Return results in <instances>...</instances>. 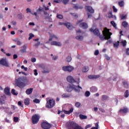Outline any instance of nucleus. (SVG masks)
<instances>
[{
  "instance_id": "obj_34",
  "label": "nucleus",
  "mask_w": 129,
  "mask_h": 129,
  "mask_svg": "<svg viewBox=\"0 0 129 129\" xmlns=\"http://www.w3.org/2000/svg\"><path fill=\"white\" fill-rule=\"evenodd\" d=\"M91 92H96L97 89L95 87H92L90 89Z\"/></svg>"
},
{
  "instance_id": "obj_31",
  "label": "nucleus",
  "mask_w": 129,
  "mask_h": 129,
  "mask_svg": "<svg viewBox=\"0 0 129 129\" xmlns=\"http://www.w3.org/2000/svg\"><path fill=\"white\" fill-rule=\"evenodd\" d=\"M108 17L109 19H113V15H112V12H110L108 13Z\"/></svg>"
},
{
  "instance_id": "obj_13",
  "label": "nucleus",
  "mask_w": 129,
  "mask_h": 129,
  "mask_svg": "<svg viewBox=\"0 0 129 129\" xmlns=\"http://www.w3.org/2000/svg\"><path fill=\"white\" fill-rule=\"evenodd\" d=\"M74 85H70L69 86L67 87L66 89L68 92H71L72 90H74Z\"/></svg>"
},
{
  "instance_id": "obj_59",
  "label": "nucleus",
  "mask_w": 129,
  "mask_h": 129,
  "mask_svg": "<svg viewBox=\"0 0 129 129\" xmlns=\"http://www.w3.org/2000/svg\"><path fill=\"white\" fill-rule=\"evenodd\" d=\"M98 54H99V51H98V50H96L94 52V55H95L96 56H97Z\"/></svg>"
},
{
  "instance_id": "obj_27",
  "label": "nucleus",
  "mask_w": 129,
  "mask_h": 129,
  "mask_svg": "<svg viewBox=\"0 0 129 129\" xmlns=\"http://www.w3.org/2000/svg\"><path fill=\"white\" fill-rule=\"evenodd\" d=\"M122 26L124 28H127L128 27V23L126 21H123L122 22Z\"/></svg>"
},
{
  "instance_id": "obj_64",
  "label": "nucleus",
  "mask_w": 129,
  "mask_h": 129,
  "mask_svg": "<svg viewBox=\"0 0 129 129\" xmlns=\"http://www.w3.org/2000/svg\"><path fill=\"white\" fill-rule=\"evenodd\" d=\"M126 55H129V48L126 49Z\"/></svg>"
},
{
  "instance_id": "obj_41",
  "label": "nucleus",
  "mask_w": 129,
  "mask_h": 129,
  "mask_svg": "<svg viewBox=\"0 0 129 129\" xmlns=\"http://www.w3.org/2000/svg\"><path fill=\"white\" fill-rule=\"evenodd\" d=\"M56 18H57V19H59L60 20H62V19H63V16L61 14H57L56 16Z\"/></svg>"
},
{
  "instance_id": "obj_48",
  "label": "nucleus",
  "mask_w": 129,
  "mask_h": 129,
  "mask_svg": "<svg viewBox=\"0 0 129 129\" xmlns=\"http://www.w3.org/2000/svg\"><path fill=\"white\" fill-rule=\"evenodd\" d=\"M85 96H86L87 97H88L89 96H90V92L87 91L85 93Z\"/></svg>"
},
{
  "instance_id": "obj_3",
  "label": "nucleus",
  "mask_w": 129,
  "mask_h": 129,
  "mask_svg": "<svg viewBox=\"0 0 129 129\" xmlns=\"http://www.w3.org/2000/svg\"><path fill=\"white\" fill-rule=\"evenodd\" d=\"M45 106L46 108H52L55 106V100L54 99H50L49 101H47Z\"/></svg>"
},
{
  "instance_id": "obj_38",
  "label": "nucleus",
  "mask_w": 129,
  "mask_h": 129,
  "mask_svg": "<svg viewBox=\"0 0 129 129\" xmlns=\"http://www.w3.org/2000/svg\"><path fill=\"white\" fill-rule=\"evenodd\" d=\"M122 84L125 88H127L128 87V84L126 82H123Z\"/></svg>"
},
{
  "instance_id": "obj_5",
  "label": "nucleus",
  "mask_w": 129,
  "mask_h": 129,
  "mask_svg": "<svg viewBox=\"0 0 129 129\" xmlns=\"http://www.w3.org/2000/svg\"><path fill=\"white\" fill-rule=\"evenodd\" d=\"M76 124L75 122L70 121L66 123V125L68 129H75Z\"/></svg>"
},
{
  "instance_id": "obj_57",
  "label": "nucleus",
  "mask_w": 129,
  "mask_h": 129,
  "mask_svg": "<svg viewBox=\"0 0 129 129\" xmlns=\"http://www.w3.org/2000/svg\"><path fill=\"white\" fill-rule=\"evenodd\" d=\"M113 11L114 13H117V9H116L115 7L113 6L112 7Z\"/></svg>"
},
{
  "instance_id": "obj_18",
  "label": "nucleus",
  "mask_w": 129,
  "mask_h": 129,
  "mask_svg": "<svg viewBox=\"0 0 129 129\" xmlns=\"http://www.w3.org/2000/svg\"><path fill=\"white\" fill-rule=\"evenodd\" d=\"M89 79H97V78H99L100 76L99 75H89L88 76Z\"/></svg>"
},
{
  "instance_id": "obj_45",
  "label": "nucleus",
  "mask_w": 129,
  "mask_h": 129,
  "mask_svg": "<svg viewBox=\"0 0 129 129\" xmlns=\"http://www.w3.org/2000/svg\"><path fill=\"white\" fill-rule=\"evenodd\" d=\"M74 9H75V10H79V9H83V7H79L78 6H77V5H75L74 7Z\"/></svg>"
},
{
  "instance_id": "obj_44",
  "label": "nucleus",
  "mask_w": 129,
  "mask_h": 129,
  "mask_svg": "<svg viewBox=\"0 0 129 129\" xmlns=\"http://www.w3.org/2000/svg\"><path fill=\"white\" fill-rule=\"evenodd\" d=\"M111 24L115 29H116V24H115V22H114L113 21H111Z\"/></svg>"
},
{
  "instance_id": "obj_47",
  "label": "nucleus",
  "mask_w": 129,
  "mask_h": 129,
  "mask_svg": "<svg viewBox=\"0 0 129 129\" xmlns=\"http://www.w3.org/2000/svg\"><path fill=\"white\" fill-rule=\"evenodd\" d=\"M120 44H121L123 46V47H125V46L126 45V41H124L123 40H122L120 42Z\"/></svg>"
},
{
  "instance_id": "obj_62",
  "label": "nucleus",
  "mask_w": 129,
  "mask_h": 129,
  "mask_svg": "<svg viewBox=\"0 0 129 129\" xmlns=\"http://www.w3.org/2000/svg\"><path fill=\"white\" fill-rule=\"evenodd\" d=\"M34 75L35 76H37V75H38V72H37V70H34Z\"/></svg>"
},
{
  "instance_id": "obj_43",
  "label": "nucleus",
  "mask_w": 129,
  "mask_h": 129,
  "mask_svg": "<svg viewBox=\"0 0 129 129\" xmlns=\"http://www.w3.org/2000/svg\"><path fill=\"white\" fill-rule=\"evenodd\" d=\"M62 98H67L68 97H70V96H69V95H68L66 93H64L62 95Z\"/></svg>"
},
{
  "instance_id": "obj_28",
  "label": "nucleus",
  "mask_w": 129,
  "mask_h": 129,
  "mask_svg": "<svg viewBox=\"0 0 129 129\" xmlns=\"http://www.w3.org/2000/svg\"><path fill=\"white\" fill-rule=\"evenodd\" d=\"M89 70V68L88 67H84L82 69L83 72H87Z\"/></svg>"
},
{
  "instance_id": "obj_56",
  "label": "nucleus",
  "mask_w": 129,
  "mask_h": 129,
  "mask_svg": "<svg viewBox=\"0 0 129 129\" xmlns=\"http://www.w3.org/2000/svg\"><path fill=\"white\" fill-rule=\"evenodd\" d=\"M40 68L43 69V70H44V69H46V67L45 66V65H44V64H41L40 66Z\"/></svg>"
},
{
  "instance_id": "obj_17",
  "label": "nucleus",
  "mask_w": 129,
  "mask_h": 129,
  "mask_svg": "<svg viewBox=\"0 0 129 129\" xmlns=\"http://www.w3.org/2000/svg\"><path fill=\"white\" fill-rule=\"evenodd\" d=\"M67 80L68 81V82H70V83H72L73 82H75V80H74V78L71 76H68L67 78Z\"/></svg>"
},
{
  "instance_id": "obj_63",
  "label": "nucleus",
  "mask_w": 129,
  "mask_h": 129,
  "mask_svg": "<svg viewBox=\"0 0 129 129\" xmlns=\"http://www.w3.org/2000/svg\"><path fill=\"white\" fill-rule=\"evenodd\" d=\"M36 58H32L31 59V62H33V63L36 62Z\"/></svg>"
},
{
  "instance_id": "obj_16",
  "label": "nucleus",
  "mask_w": 129,
  "mask_h": 129,
  "mask_svg": "<svg viewBox=\"0 0 129 129\" xmlns=\"http://www.w3.org/2000/svg\"><path fill=\"white\" fill-rule=\"evenodd\" d=\"M120 113H127L128 112V109L126 107H124L123 109H120L119 110Z\"/></svg>"
},
{
  "instance_id": "obj_1",
  "label": "nucleus",
  "mask_w": 129,
  "mask_h": 129,
  "mask_svg": "<svg viewBox=\"0 0 129 129\" xmlns=\"http://www.w3.org/2000/svg\"><path fill=\"white\" fill-rule=\"evenodd\" d=\"M28 80L26 77H20L18 79H15V86H17L21 89H23L26 86Z\"/></svg>"
},
{
  "instance_id": "obj_32",
  "label": "nucleus",
  "mask_w": 129,
  "mask_h": 129,
  "mask_svg": "<svg viewBox=\"0 0 129 129\" xmlns=\"http://www.w3.org/2000/svg\"><path fill=\"white\" fill-rule=\"evenodd\" d=\"M118 5L121 8H122V7H123V6H124V2H123V1H121L119 2H118Z\"/></svg>"
},
{
  "instance_id": "obj_23",
  "label": "nucleus",
  "mask_w": 129,
  "mask_h": 129,
  "mask_svg": "<svg viewBox=\"0 0 129 129\" xmlns=\"http://www.w3.org/2000/svg\"><path fill=\"white\" fill-rule=\"evenodd\" d=\"M55 39L56 40L58 39V37L55 36L54 34H50V38L49 39V42L52 41V40H54Z\"/></svg>"
},
{
  "instance_id": "obj_29",
  "label": "nucleus",
  "mask_w": 129,
  "mask_h": 129,
  "mask_svg": "<svg viewBox=\"0 0 129 129\" xmlns=\"http://www.w3.org/2000/svg\"><path fill=\"white\" fill-rule=\"evenodd\" d=\"M128 96H129L128 90H126L124 93V97H125V98H127V97H128Z\"/></svg>"
},
{
  "instance_id": "obj_40",
  "label": "nucleus",
  "mask_w": 129,
  "mask_h": 129,
  "mask_svg": "<svg viewBox=\"0 0 129 129\" xmlns=\"http://www.w3.org/2000/svg\"><path fill=\"white\" fill-rule=\"evenodd\" d=\"M72 60V57L70 56H68L66 58L67 62H71V60Z\"/></svg>"
},
{
  "instance_id": "obj_61",
  "label": "nucleus",
  "mask_w": 129,
  "mask_h": 129,
  "mask_svg": "<svg viewBox=\"0 0 129 129\" xmlns=\"http://www.w3.org/2000/svg\"><path fill=\"white\" fill-rule=\"evenodd\" d=\"M99 110H100V111H101V112H105V110H104L102 108H100Z\"/></svg>"
},
{
  "instance_id": "obj_55",
  "label": "nucleus",
  "mask_w": 129,
  "mask_h": 129,
  "mask_svg": "<svg viewBox=\"0 0 129 129\" xmlns=\"http://www.w3.org/2000/svg\"><path fill=\"white\" fill-rule=\"evenodd\" d=\"M14 121H15V122H18V121H19V118L18 117H14Z\"/></svg>"
},
{
  "instance_id": "obj_33",
  "label": "nucleus",
  "mask_w": 129,
  "mask_h": 129,
  "mask_svg": "<svg viewBox=\"0 0 129 129\" xmlns=\"http://www.w3.org/2000/svg\"><path fill=\"white\" fill-rule=\"evenodd\" d=\"M76 39L78 40V41H82L83 40V36H77L76 37Z\"/></svg>"
},
{
  "instance_id": "obj_12",
  "label": "nucleus",
  "mask_w": 129,
  "mask_h": 129,
  "mask_svg": "<svg viewBox=\"0 0 129 129\" xmlns=\"http://www.w3.org/2000/svg\"><path fill=\"white\" fill-rule=\"evenodd\" d=\"M85 9L89 12V13H90V14H94V9H92V7L90 6H85Z\"/></svg>"
},
{
  "instance_id": "obj_7",
  "label": "nucleus",
  "mask_w": 129,
  "mask_h": 129,
  "mask_svg": "<svg viewBox=\"0 0 129 129\" xmlns=\"http://www.w3.org/2000/svg\"><path fill=\"white\" fill-rule=\"evenodd\" d=\"M62 70L66 72H72L74 70V68L71 66H68L63 67Z\"/></svg>"
},
{
  "instance_id": "obj_19",
  "label": "nucleus",
  "mask_w": 129,
  "mask_h": 129,
  "mask_svg": "<svg viewBox=\"0 0 129 129\" xmlns=\"http://www.w3.org/2000/svg\"><path fill=\"white\" fill-rule=\"evenodd\" d=\"M73 110H74V108L72 107L69 111L63 110L62 111L64 112V113H65V114H70V113H72Z\"/></svg>"
},
{
  "instance_id": "obj_14",
  "label": "nucleus",
  "mask_w": 129,
  "mask_h": 129,
  "mask_svg": "<svg viewBox=\"0 0 129 129\" xmlns=\"http://www.w3.org/2000/svg\"><path fill=\"white\" fill-rule=\"evenodd\" d=\"M80 89L82 90V87H80V86H75L74 85V90L76 91V92L79 93L80 92Z\"/></svg>"
},
{
  "instance_id": "obj_54",
  "label": "nucleus",
  "mask_w": 129,
  "mask_h": 129,
  "mask_svg": "<svg viewBox=\"0 0 129 129\" xmlns=\"http://www.w3.org/2000/svg\"><path fill=\"white\" fill-rule=\"evenodd\" d=\"M33 102L35 103H40V100L38 99H35L33 100Z\"/></svg>"
},
{
  "instance_id": "obj_60",
  "label": "nucleus",
  "mask_w": 129,
  "mask_h": 129,
  "mask_svg": "<svg viewBox=\"0 0 129 129\" xmlns=\"http://www.w3.org/2000/svg\"><path fill=\"white\" fill-rule=\"evenodd\" d=\"M42 10L41 9V7L37 10V13H41L42 12Z\"/></svg>"
},
{
  "instance_id": "obj_42",
  "label": "nucleus",
  "mask_w": 129,
  "mask_h": 129,
  "mask_svg": "<svg viewBox=\"0 0 129 129\" xmlns=\"http://www.w3.org/2000/svg\"><path fill=\"white\" fill-rule=\"evenodd\" d=\"M70 14L72 15V16H73L74 18H75L76 19H77V18H78V15H77V14L76 13H71Z\"/></svg>"
},
{
  "instance_id": "obj_49",
  "label": "nucleus",
  "mask_w": 129,
  "mask_h": 129,
  "mask_svg": "<svg viewBox=\"0 0 129 129\" xmlns=\"http://www.w3.org/2000/svg\"><path fill=\"white\" fill-rule=\"evenodd\" d=\"M34 37H35V35H34V34H33L32 33H30L28 40H31V39H32V38H34Z\"/></svg>"
},
{
  "instance_id": "obj_35",
  "label": "nucleus",
  "mask_w": 129,
  "mask_h": 129,
  "mask_svg": "<svg viewBox=\"0 0 129 129\" xmlns=\"http://www.w3.org/2000/svg\"><path fill=\"white\" fill-rule=\"evenodd\" d=\"M75 106H76V107L79 108V107L81 106V103H80V102H77L75 103Z\"/></svg>"
},
{
  "instance_id": "obj_51",
  "label": "nucleus",
  "mask_w": 129,
  "mask_h": 129,
  "mask_svg": "<svg viewBox=\"0 0 129 129\" xmlns=\"http://www.w3.org/2000/svg\"><path fill=\"white\" fill-rule=\"evenodd\" d=\"M17 17L19 20H22L23 19V15L22 14H18L17 15Z\"/></svg>"
},
{
  "instance_id": "obj_2",
  "label": "nucleus",
  "mask_w": 129,
  "mask_h": 129,
  "mask_svg": "<svg viewBox=\"0 0 129 129\" xmlns=\"http://www.w3.org/2000/svg\"><path fill=\"white\" fill-rule=\"evenodd\" d=\"M103 35L99 36L100 40L101 41H104V40H108L110 39L111 36L112 35V33L109 32V29L107 28H105L104 30L102 31Z\"/></svg>"
},
{
  "instance_id": "obj_36",
  "label": "nucleus",
  "mask_w": 129,
  "mask_h": 129,
  "mask_svg": "<svg viewBox=\"0 0 129 129\" xmlns=\"http://www.w3.org/2000/svg\"><path fill=\"white\" fill-rule=\"evenodd\" d=\"M11 93L13 94V95H18V92H16V90L14 89L12 90Z\"/></svg>"
},
{
  "instance_id": "obj_8",
  "label": "nucleus",
  "mask_w": 129,
  "mask_h": 129,
  "mask_svg": "<svg viewBox=\"0 0 129 129\" xmlns=\"http://www.w3.org/2000/svg\"><path fill=\"white\" fill-rule=\"evenodd\" d=\"M59 25L60 26H62V25H63V26H65L67 27V28L69 29V30H72L73 29V26H71V24L70 23H62V22H59Z\"/></svg>"
},
{
  "instance_id": "obj_9",
  "label": "nucleus",
  "mask_w": 129,
  "mask_h": 129,
  "mask_svg": "<svg viewBox=\"0 0 129 129\" xmlns=\"http://www.w3.org/2000/svg\"><path fill=\"white\" fill-rule=\"evenodd\" d=\"M90 31L92 32L95 35V36H97V37H99L100 36V33L99 32V30L98 29L96 28L95 29L93 30V28L90 29Z\"/></svg>"
},
{
  "instance_id": "obj_50",
  "label": "nucleus",
  "mask_w": 129,
  "mask_h": 129,
  "mask_svg": "<svg viewBox=\"0 0 129 129\" xmlns=\"http://www.w3.org/2000/svg\"><path fill=\"white\" fill-rule=\"evenodd\" d=\"M120 19L121 20H125L126 19V15H121Z\"/></svg>"
},
{
  "instance_id": "obj_52",
  "label": "nucleus",
  "mask_w": 129,
  "mask_h": 129,
  "mask_svg": "<svg viewBox=\"0 0 129 129\" xmlns=\"http://www.w3.org/2000/svg\"><path fill=\"white\" fill-rule=\"evenodd\" d=\"M119 45V41H117V42H115L114 43V47H118Z\"/></svg>"
},
{
  "instance_id": "obj_4",
  "label": "nucleus",
  "mask_w": 129,
  "mask_h": 129,
  "mask_svg": "<svg viewBox=\"0 0 129 129\" xmlns=\"http://www.w3.org/2000/svg\"><path fill=\"white\" fill-rule=\"evenodd\" d=\"M32 122L33 124H36L39 122V120H40V116L38 114H34L32 117Z\"/></svg>"
},
{
  "instance_id": "obj_39",
  "label": "nucleus",
  "mask_w": 129,
  "mask_h": 129,
  "mask_svg": "<svg viewBox=\"0 0 129 129\" xmlns=\"http://www.w3.org/2000/svg\"><path fill=\"white\" fill-rule=\"evenodd\" d=\"M41 72L42 73H44V74H46V73H50V72L49 71V70H48V69H47V68H45V69L42 70L41 71Z\"/></svg>"
},
{
  "instance_id": "obj_22",
  "label": "nucleus",
  "mask_w": 129,
  "mask_h": 129,
  "mask_svg": "<svg viewBox=\"0 0 129 129\" xmlns=\"http://www.w3.org/2000/svg\"><path fill=\"white\" fill-rule=\"evenodd\" d=\"M51 46H61V42L53 41L51 42Z\"/></svg>"
},
{
  "instance_id": "obj_6",
  "label": "nucleus",
  "mask_w": 129,
  "mask_h": 129,
  "mask_svg": "<svg viewBox=\"0 0 129 129\" xmlns=\"http://www.w3.org/2000/svg\"><path fill=\"white\" fill-rule=\"evenodd\" d=\"M52 125L49 123L47 121H43L41 123V127L43 129L51 128Z\"/></svg>"
},
{
  "instance_id": "obj_25",
  "label": "nucleus",
  "mask_w": 129,
  "mask_h": 129,
  "mask_svg": "<svg viewBox=\"0 0 129 129\" xmlns=\"http://www.w3.org/2000/svg\"><path fill=\"white\" fill-rule=\"evenodd\" d=\"M14 41L15 42V43H16L17 45H18V46H21V45L22 44V42H21V41H20V39H19V38H15V39H14Z\"/></svg>"
},
{
  "instance_id": "obj_10",
  "label": "nucleus",
  "mask_w": 129,
  "mask_h": 129,
  "mask_svg": "<svg viewBox=\"0 0 129 129\" xmlns=\"http://www.w3.org/2000/svg\"><path fill=\"white\" fill-rule=\"evenodd\" d=\"M0 64L5 66L6 67H9V63L7 61V58H2L0 60Z\"/></svg>"
},
{
  "instance_id": "obj_21",
  "label": "nucleus",
  "mask_w": 129,
  "mask_h": 129,
  "mask_svg": "<svg viewBox=\"0 0 129 129\" xmlns=\"http://www.w3.org/2000/svg\"><path fill=\"white\" fill-rule=\"evenodd\" d=\"M21 48H22V49L20 50L21 53H26V52L27 51V45L26 44H24L21 47Z\"/></svg>"
},
{
  "instance_id": "obj_53",
  "label": "nucleus",
  "mask_w": 129,
  "mask_h": 129,
  "mask_svg": "<svg viewBox=\"0 0 129 129\" xmlns=\"http://www.w3.org/2000/svg\"><path fill=\"white\" fill-rule=\"evenodd\" d=\"M62 3L64 5H67L69 3V0H63Z\"/></svg>"
},
{
  "instance_id": "obj_30",
  "label": "nucleus",
  "mask_w": 129,
  "mask_h": 129,
  "mask_svg": "<svg viewBox=\"0 0 129 129\" xmlns=\"http://www.w3.org/2000/svg\"><path fill=\"white\" fill-rule=\"evenodd\" d=\"M79 117L81 119H86V118H87V116L82 115V114H80Z\"/></svg>"
},
{
  "instance_id": "obj_20",
  "label": "nucleus",
  "mask_w": 129,
  "mask_h": 129,
  "mask_svg": "<svg viewBox=\"0 0 129 129\" xmlns=\"http://www.w3.org/2000/svg\"><path fill=\"white\" fill-rule=\"evenodd\" d=\"M9 87H6L4 89V93L6 94V95H11V92Z\"/></svg>"
},
{
  "instance_id": "obj_37",
  "label": "nucleus",
  "mask_w": 129,
  "mask_h": 129,
  "mask_svg": "<svg viewBox=\"0 0 129 129\" xmlns=\"http://www.w3.org/2000/svg\"><path fill=\"white\" fill-rule=\"evenodd\" d=\"M75 129H83V127L81 125H79L78 124H76L75 127Z\"/></svg>"
},
{
  "instance_id": "obj_58",
  "label": "nucleus",
  "mask_w": 129,
  "mask_h": 129,
  "mask_svg": "<svg viewBox=\"0 0 129 129\" xmlns=\"http://www.w3.org/2000/svg\"><path fill=\"white\" fill-rule=\"evenodd\" d=\"M18 104L19 106H21V107H24V105L22 104V102L19 101Z\"/></svg>"
},
{
  "instance_id": "obj_46",
  "label": "nucleus",
  "mask_w": 129,
  "mask_h": 129,
  "mask_svg": "<svg viewBox=\"0 0 129 129\" xmlns=\"http://www.w3.org/2000/svg\"><path fill=\"white\" fill-rule=\"evenodd\" d=\"M107 98H108V96L105 95H103L102 96V100H107Z\"/></svg>"
},
{
  "instance_id": "obj_24",
  "label": "nucleus",
  "mask_w": 129,
  "mask_h": 129,
  "mask_svg": "<svg viewBox=\"0 0 129 129\" xmlns=\"http://www.w3.org/2000/svg\"><path fill=\"white\" fill-rule=\"evenodd\" d=\"M33 88H29L26 90V93L27 95H30V94H32L33 92Z\"/></svg>"
},
{
  "instance_id": "obj_11",
  "label": "nucleus",
  "mask_w": 129,
  "mask_h": 129,
  "mask_svg": "<svg viewBox=\"0 0 129 129\" xmlns=\"http://www.w3.org/2000/svg\"><path fill=\"white\" fill-rule=\"evenodd\" d=\"M7 99V97L5 95H3L1 96L0 97V103L3 105V104H5L6 103V100Z\"/></svg>"
},
{
  "instance_id": "obj_15",
  "label": "nucleus",
  "mask_w": 129,
  "mask_h": 129,
  "mask_svg": "<svg viewBox=\"0 0 129 129\" xmlns=\"http://www.w3.org/2000/svg\"><path fill=\"white\" fill-rule=\"evenodd\" d=\"M79 27H80V28H82L83 29H86L87 28H88V25H87L86 23L83 22L80 24Z\"/></svg>"
},
{
  "instance_id": "obj_26",
  "label": "nucleus",
  "mask_w": 129,
  "mask_h": 129,
  "mask_svg": "<svg viewBox=\"0 0 129 129\" xmlns=\"http://www.w3.org/2000/svg\"><path fill=\"white\" fill-rule=\"evenodd\" d=\"M24 104H25V105H29V104H30V99L29 98L24 100Z\"/></svg>"
}]
</instances>
